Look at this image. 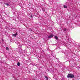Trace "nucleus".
I'll list each match as a JSON object with an SVG mask.
<instances>
[{"label":"nucleus","mask_w":80,"mask_h":80,"mask_svg":"<svg viewBox=\"0 0 80 80\" xmlns=\"http://www.w3.org/2000/svg\"><path fill=\"white\" fill-rule=\"evenodd\" d=\"M31 18H32L33 17L32 16V15H31Z\"/></svg>","instance_id":"obj_12"},{"label":"nucleus","mask_w":80,"mask_h":80,"mask_svg":"<svg viewBox=\"0 0 80 80\" xmlns=\"http://www.w3.org/2000/svg\"><path fill=\"white\" fill-rule=\"evenodd\" d=\"M64 8H67V6L65 5H64Z\"/></svg>","instance_id":"obj_6"},{"label":"nucleus","mask_w":80,"mask_h":80,"mask_svg":"<svg viewBox=\"0 0 80 80\" xmlns=\"http://www.w3.org/2000/svg\"><path fill=\"white\" fill-rule=\"evenodd\" d=\"M6 49L7 50H9V48L8 47H6Z\"/></svg>","instance_id":"obj_8"},{"label":"nucleus","mask_w":80,"mask_h":80,"mask_svg":"<svg viewBox=\"0 0 80 80\" xmlns=\"http://www.w3.org/2000/svg\"><path fill=\"white\" fill-rule=\"evenodd\" d=\"M67 77L68 78H73L75 77V76L73 74H68Z\"/></svg>","instance_id":"obj_1"},{"label":"nucleus","mask_w":80,"mask_h":80,"mask_svg":"<svg viewBox=\"0 0 80 80\" xmlns=\"http://www.w3.org/2000/svg\"><path fill=\"white\" fill-rule=\"evenodd\" d=\"M5 5H7V6H9V4H8V3H5Z\"/></svg>","instance_id":"obj_9"},{"label":"nucleus","mask_w":80,"mask_h":80,"mask_svg":"<svg viewBox=\"0 0 80 80\" xmlns=\"http://www.w3.org/2000/svg\"><path fill=\"white\" fill-rule=\"evenodd\" d=\"M45 78H46V80H48V77H47V76H45Z\"/></svg>","instance_id":"obj_4"},{"label":"nucleus","mask_w":80,"mask_h":80,"mask_svg":"<svg viewBox=\"0 0 80 80\" xmlns=\"http://www.w3.org/2000/svg\"><path fill=\"white\" fill-rule=\"evenodd\" d=\"M42 10H43L44 11H45V10H43V9H42Z\"/></svg>","instance_id":"obj_14"},{"label":"nucleus","mask_w":80,"mask_h":80,"mask_svg":"<svg viewBox=\"0 0 80 80\" xmlns=\"http://www.w3.org/2000/svg\"><path fill=\"white\" fill-rule=\"evenodd\" d=\"M12 36H13V37H16V35L15 34H12Z\"/></svg>","instance_id":"obj_10"},{"label":"nucleus","mask_w":80,"mask_h":80,"mask_svg":"<svg viewBox=\"0 0 80 80\" xmlns=\"http://www.w3.org/2000/svg\"><path fill=\"white\" fill-rule=\"evenodd\" d=\"M23 52V53H25V51H23V52Z\"/></svg>","instance_id":"obj_13"},{"label":"nucleus","mask_w":80,"mask_h":80,"mask_svg":"<svg viewBox=\"0 0 80 80\" xmlns=\"http://www.w3.org/2000/svg\"><path fill=\"white\" fill-rule=\"evenodd\" d=\"M18 66H20V62H18Z\"/></svg>","instance_id":"obj_5"},{"label":"nucleus","mask_w":80,"mask_h":80,"mask_svg":"<svg viewBox=\"0 0 80 80\" xmlns=\"http://www.w3.org/2000/svg\"><path fill=\"white\" fill-rule=\"evenodd\" d=\"M53 36H54L53 35L51 34L50 36H48V38H53Z\"/></svg>","instance_id":"obj_2"},{"label":"nucleus","mask_w":80,"mask_h":80,"mask_svg":"<svg viewBox=\"0 0 80 80\" xmlns=\"http://www.w3.org/2000/svg\"><path fill=\"white\" fill-rule=\"evenodd\" d=\"M56 39V40H58V37H57V36H55L54 37Z\"/></svg>","instance_id":"obj_3"},{"label":"nucleus","mask_w":80,"mask_h":80,"mask_svg":"<svg viewBox=\"0 0 80 80\" xmlns=\"http://www.w3.org/2000/svg\"><path fill=\"white\" fill-rule=\"evenodd\" d=\"M35 66H36V67H37V66L35 65Z\"/></svg>","instance_id":"obj_15"},{"label":"nucleus","mask_w":80,"mask_h":80,"mask_svg":"<svg viewBox=\"0 0 80 80\" xmlns=\"http://www.w3.org/2000/svg\"><path fill=\"white\" fill-rule=\"evenodd\" d=\"M64 32H66L67 31V29L65 28L63 29Z\"/></svg>","instance_id":"obj_7"},{"label":"nucleus","mask_w":80,"mask_h":80,"mask_svg":"<svg viewBox=\"0 0 80 80\" xmlns=\"http://www.w3.org/2000/svg\"><path fill=\"white\" fill-rule=\"evenodd\" d=\"M16 35H16H18V33H17V32L16 33V34H15Z\"/></svg>","instance_id":"obj_11"}]
</instances>
